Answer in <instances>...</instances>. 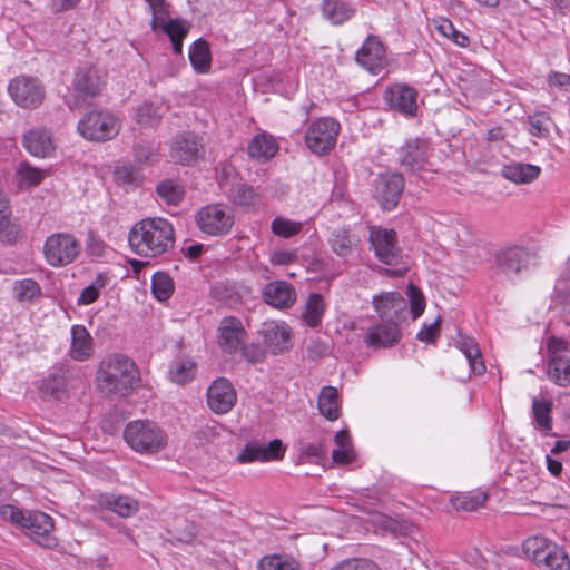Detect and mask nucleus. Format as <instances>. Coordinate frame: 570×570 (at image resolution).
Listing matches in <instances>:
<instances>
[{
  "label": "nucleus",
  "mask_w": 570,
  "mask_h": 570,
  "mask_svg": "<svg viewBox=\"0 0 570 570\" xmlns=\"http://www.w3.org/2000/svg\"><path fill=\"white\" fill-rule=\"evenodd\" d=\"M128 243L135 254L155 258L174 248L175 229L165 218H145L131 227Z\"/></svg>",
  "instance_id": "nucleus-1"
},
{
  "label": "nucleus",
  "mask_w": 570,
  "mask_h": 570,
  "mask_svg": "<svg viewBox=\"0 0 570 570\" xmlns=\"http://www.w3.org/2000/svg\"><path fill=\"white\" fill-rule=\"evenodd\" d=\"M101 393L127 396L140 385V372L135 362L122 353L105 356L96 374Z\"/></svg>",
  "instance_id": "nucleus-2"
},
{
  "label": "nucleus",
  "mask_w": 570,
  "mask_h": 570,
  "mask_svg": "<svg viewBox=\"0 0 570 570\" xmlns=\"http://www.w3.org/2000/svg\"><path fill=\"white\" fill-rule=\"evenodd\" d=\"M368 242L375 257L385 265L384 274L391 277L404 276L410 269V258L403 254L399 246L397 234L394 229L381 226L370 227Z\"/></svg>",
  "instance_id": "nucleus-3"
},
{
  "label": "nucleus",
  "mask_w": 570,
  "mask_h": 570,
  "mask_svg": "<svg viewBox=\"0 0 570 570\" xmlns=\"http://www.w3.org/2000/svg\"><path fill=\"white\" fill-rule=\"evenodd\" d=\"M126 443L138 453L154 454L167 445V434L150 421L137 420L124 430Z\"/></svg>",
  "instance_id": "nucleus-4"
},
{
  "label": "nucleus",
  "mask_w": 570,
  "mask_h": 570,
  "mask_svg": "<svg viewBox=\"0 0 570 570\" xmlns=\"http://www.w3.org/2000/svg\"><path fill=\"white\" fill-rule=\"evenodd\" d=\"M524 556L543 570H568L570 561L563 549L542 535H533L522 544Z\"/></svg>",
  "instance_id": "nucleus-5"
},
{
  "label": "nucleus",
  "mask_w": 570,
  "mask_h": 570,
  "mask_svg": "<svg viewBox=\"0 0 570 570\" xmlns=\"http://www.w3.org/2000/svg\"><path fill=\"white\" fill-rule=\"evenodd\" d=\"M121 128L119 118L109 111H90L78 122L79 134L90 141H107L115 138Z\"/></svg>",
  "instance_id": "nucleus-6"
},
{
  "label": "nucleus",
  "mask_w": 570,
  "mask_h": 570,
  "mask_svg": "<svg viewBox=\"0 0 570 570\" xmlns=\"http://www.w3.org/2000/svg\"><path fill=\"white\" fill-rule=\"evenodd\" d=\"M80 242L69 233H55L47 237L43 244L46 262L52 267L71 264L79 256Z\"/></svg>",
  "instance_id": "nucleus-7"
},
{
  "label": "nucleus",
  "mask_w": 570,
  "mask_h": 570,
  "mask_svg": "<svg viewBox=\"0 0 570 570\" xmlns=\"http://www.w3.org/2000/svg\"><path fill=\"white\" fill-rule=\"evenodd\" d=\"M569 344L562 338L552 336L547 343L548 353V379L559 386L570 385V356L568 355Z\"/></svg>",
  "instance_id": "nucleus-8"
},
{
  "label": "nucleus",
  "mask_w": 570,
  "mask_h": 570,
  "mask_svg": "<svg viewBox=\"0 0 570 570\" xmlns=\"http://www.w3.org/2000/svg\"><path fill=\"white\" fill-rule=\"evenodd\" d=\"M340 124L333 118H318L313 121L305 132L307 148L316 155H325L336 144Z\"/></svg>",
  "instance_id": "nucleus-9"
},
{
  "label": "nucleus",
  "mask_w": 570,
  "mask_h": 570,
  "mask_svg": "<svg viewBox=\"0 0 570 570\" xmlns=\"http://www.w3.org/2000/svg\"><path fill=\"white\" fill-rule=\"evenodd\" d=\"M196 224L202 233L209 236H224L234 225L230 208L220 204L202 207L196 214Z\"/></svg>",
  "instance_id": "nucleus-10"
},
{
  "label": "nucleus",
  "mask_w": 570,
  "mask_h": 570,
  "mask_svg": "<svg viewBox=\"0 0 570 570\" xmlns=\"http://www.w3.org/2000/svg\"><path fill=\"white\" fill-rule=\"evenodd\" d=\"M105 86L104 72L92 63H85L76 70L73 87V104L81 107L88 98L100 95Z\"/></svg>",
  "instance_id": "nucleus-11"
},
{
  "label": "nucleus",
  "mask_w": 570,
  "mask_h": 570,
  "mask_svg": "<svg viewBox=\"0 0 570 570\" xmlns=\"http://www.w3.org/2000/svg\"><path fill=\"white\" fill-rule=\"evenodd\" d=\"M533 259V253L519 245L501 247L494 254L497 271L508 278H514L527 271Z\"/></svg>",
  "instance_id": "nucleus-12"
},
{
  "label": "nucleus",
  "mask_w": 570,
  "mask_h": 570,
  "mask_svg": "<svg viewBox=\"0 0 570 570\" xmlns=\"http://www.w3.org/2000/svg\"><path fill=\"white\" fill-rule=\"evenodd\" d=\"M8 91L12 100L22 108H37L45 99V88L33 77L20 76L12 79Z\"/></svg>",
  "instance_id": "nucleus-13"
},
{
  "label": "nucleus",
  "mask_w": 570,
  "mask_h": 570,
  "mask_svg": "<svg viewBox=\"0 0 570 570\" xmlns=\"http://www.w3.org/2000/svg\"><path fill=\"white\" fill-rule=\"evenodd\" d=\"M403 189L404 179L402 175L385 173L375 179L372 193L382 209L391 210L397 206Z\"/></svg>",
  "instance_id": "nucleus-14"
},
{
  "label": "nucleus",
  "mask_w": 570,
  "mask_h": 570,
  "mask_svg": "<svg viewBox=\"0 0 570 570\" xmlns=\"http://www.w3.org/2000/svg\"><path fill=\"white\" fill-rule=\"evenodd\" d=\"M285 446L279 439H274L265 444L258 441L246 443L244 449L238 453L236 460L239 464L253 462H271L283 459Z\"/></svg>",
  "instance_id": "nucleus-15"
},
{
  "label": "nucleus",
  "mask_w": 570,
  "mask_h": 570,
  "mask_svg": "<svg viewBox=\"0 0 570 570\" xmlns=\"http://www.w3.org/2000/svg\"><path fill=\"white\" fill-rule=\"evenodd\" d=\"M402 338L397 321H380L372 324L364 333V344L370 348H390Z\"/></svg>",
  "instance_id": "nucleus-16"
},
{
  "label": "nucleus",
  "mask_w": 570,
  "mask_h": 570,
  "mask_svg": "<svg viewBox=\"0 0 570 570\" xmlns=\"http://www.w3.org/2000/svg\"><path fill=\"white\" fill-rule=\"evenodd\" d=\"M207 405L216 414L228 413L236 404L237 393L225 377L215 380L207 389Z\"/></svg>",
  "instance_id": "nucleus-17"
},
{
  "label": "nucleus",
  "mask_w": 570,
  "mask_h": 570,
  "mask_svg": "<svg viewBox=\"0 0 570 570\" xmlns=\"http://www.w3.org/2000/svg\"><path fill=\"white\" fill-rule=\"evenodd\" d=\"M28 537L38 544L51 548L56 546V539L51 535L53 521L50 515L41 511H32L26 515L22 523Z\"/></svg>",
  "instance_id": "nucleus-18"
},
{
  "label": "nucleus",
  "mask_w": 570,
  "mask_h": 570,
  "mask_svg": "<svg viewBox=\"0 0 570 570\" xmlns=\"http://www.w3.org/2000/svg\"><path fill=\"white\" fill-rule=\"evenodd\" d=\"M373 307L382 321L402 323L406 316L407 303L399 292H383L373 296Z\"/></svg>",
  "instance_id": "nucleus-19"
},
{
  "label": "nucleus",
  "mask_w": 570,
  "mask_h": 570,
  "mask_svg": "<svg viewBox=\"0 0 570 570\" xmlns=\"http://www.w3.org/2000/svg\"><path fill=\"white\" fill-rule=\"evenodd\" d=\"M265 346L273 354H281L292 345V330L284 322L268 321L259 330Z\"/></svg>",
  "instance_id": "nucleus-20"
},
{
  "label": "nucleus",
  "mask_w": 570,
  "mask_h": 570,
  "mask_svg": "<svg viewBox=\"0 0 570 570\" xmlns=\"http://www.w3.org/2000/svg\"><path fill=\"white\" fill-rule=\"evenodd\" d=\"M356 62L373 75L385 65V47L375 36H368L355 56Z\"/></svg>",
  "instance_id": "nucleus-21"
},
{
  "label": "nucleus",
  "mask_w": 570,
  "mask_h": 570,
  "mask_svg": "<svg viewBox=\"0 0 570 570\" xmlns=\"http://www.w3.org/2000/svg\"><path fill=\"white\" fill-rule=\"evenodd\" d=\"M203 147L200 137L190 132L183 134L173 141L170 157L181 165H191L200 157Z\"/></svg>",
  "instance_id": "nucleus-22"
},
{
  "label": "nucleus",
  "mask_w": 570,
  "mask_h": 570,
  "mask_svg": "<svg viewBox=\"0 0 570 570\" xmlns=\"http://www.w3.org/2000/svg\"><path fill=\"white\" fill-rule=\"evenodd\" d=\"M218 332V344L226 353H235L244 343L246 336L240 320L234 316L223 318Z\"/></svg>",
  "instance_id": "nucleus-23"
},
{
  "label": "nucleus",
  "mask_w": 570,
  "mask_h": 570,
  "mask_svg": "<svg viewBox=\"0 0 570 570\" xmlns=\"http://www.w3.org/2000/svg\"><path fill=\"white\" fill-rule=\"evenodd\" d=\"M385 98L393 109L406 116H414L417 110V91L410 86L396 85L385 91Z\"/></svg>",
  "instance_id": "nucleus-24"
},
{
  "label": "nucleus",
  "mask_w": 570,
  "mask_h": 570,
  "mask_svg": "<svg viewBox=\"0 0 570 570\" xmlns=\"http://www.w3.org/2000/svg\"><path fill=\"white\" fill-rule=\"evenodd\" d=\"M264 302L276 308H287L296 301L295 288L285 281L268 283L263 289Z\"/></svg>",
  "instance_id": "nucleus-25"
},
{
  "label": "nucleus",
  "mask_w": 570,
  "mask_h": 570,
  "mask_svg": "<svg viewBox=\"0 0 570 570\" xmlns=\"http://www.w3.org/2000/svg\"><path fill=\"white\" fill-rule=\"evenodd\" d=\"M428 144L425 140L415 138L406 141L400 149V161L402 167L410 171L422 169L428 160Z\"/></svg>",
  "instance_id": "nucleus-26"
},
{
  "label": "nucleus",
  "mask_w": 570,
  "mask_h": 570,
  "mask_svg": "<svg viewBox=\"0 0 570 570\" xmlns=\"http://www.w3.org/2000/svg\"><path fill=\"white\" fill-rule=\"evenodd\" d=\"M190 29V23L186 20L176 18H165L161 22H157L155 32L161 30L168 36L171 41L175 53L180 55L183 51V41L187 37Z\"/></svg>",
  "instance_id": "nucleus-27"
},
{
  "label": "nucleus",
  "mask_w": 570,
  "mask_h": 570,
  "mask_svg": "<svg viewBox=\"0 0 570 570\" xmlns=\"http://www.w3.org/2000/svg\"><path fill=\"white\" fill-rule=\"evenodd\" d=\"M24 148L35 157H48L55 150L51 134L46 129H31L23 137Z\"/></svg>",
  "instance_id": "nucleus-28"
},
{
  "label": "nucleus",
  "mask_w": 570,
  "mask_h": 570,
  "mask_svg": "<svg viewBox=\"0 0 570 570\" xmlns=\"http://www.w3.org/2000/svg\"><path fill=\"white\" fill-rule=\"evenodd\" d=\"M94 353V340L87 328L82 325L71 327L70 357L75 361H86Z\"/></svg>",
  "instance_id": "nucleus-29"
},
{
  "label": "nucleus",
  "mask_w": 570,
  "mask_h": 570,
  "mask_svg": "<svg viewBox=\"0 0 570 570\" xmlns=\"http://www.w3.org/2000/svg\"><path fill=\"white\" fill-rule=\"evenodd\" d=\"M325 311L326 303L323 296L318 293H311L301 312V318L308 327L314 328L322 323Z\"/></svg>",
  "instance_id": "nucleus-30"
},
{
  "label": "nucleus",
  "mask_w": 570,
  "mask_h": 570,
  "mask_svg": "<svg viewBox=\"0 0 570 570\" xmlns=\"http://www.w3.org/2000/svg\"><path fill=\"white\" fill-rule=\"evenodd\" d=\"M321 10L324 19L332 24H342L350 20L355 10L351 4L343 0H323Z\"/></svg>",
  "instance_id": "nucleus-31"
},
{
  "label": "nucleus",
  "mask_w": 570,
  "mask_h": 570,
  "mask_svg": "<svg viewBox=\"0 0 570 570\" xmlns=\"http://www.w3.org/2000/svg\"><path fill=\"white\" fill-rule=\"evenodd\" d=\"M247 150L250 158L266 161L275 156L278 145L272 136L259 134L249 141Z\"/></svg>",
  "instance_id": "nucleus-32"
},
{
  "label": "nucleus",
  "mask_w": 570,
  "mask_h": 570,
  "mask_svg": "<svg viewBox=\"0 0 570 570\" xmlns=\"http://www.w3.org/2000/svg\"><path fill=\"white\" fill-rule=\"evenodd\" d=\"M540 167L530 164H511L502 168V176L515 184H529L540 175Z\"/></svg>",
  "instance_id": "nucleus-33"
},
{
  "label": "nucleus",
  "mask_w": 570,
  "mask_h": 570,
  "mask_svg": "<svg viewBox=\"0 0 570 570\" xmlns=\"http://www.w3.org/2000/svg\"><path fill=\"white\" fill-rule=\"evenodd\" d=\"M455 345L464 354L471 371L474 374L481 375L485 372V365L483 363L480 348L473 338L460 336Z\"/></svg>",
  "instance_id": "nucleus-34"
},
{
  "label": "nucleus",
  "mask_w": 570,
  "mask_h": 570,
  "mask_svg": "<svg viewBox=\"0 0 570 570\" xmlns=\"http://www.w3.org/2000/svg\"><path fill=\"white\" fill-rule=\"evenodd\" d=\"M48 173L45 169L32 167L28 163H21L16 168L14 180L20 189H29L38 186Z\"/></svg>",
  "instance_id": "nucleus-35"
},
{
  "label": "nucleus",
  "mask_w": 570,
  "mask_h": 570,
  "mask_svg": "<svg viewBox=\"0 0 570 570\" xmlns=\"http://www.w3.org/2000/svg\"><path fill=\"white\" fill-rule=\"evenodd\" d=\"M101 504L121 518H129L139 510V503L129 495H107L101 499Z\"/></svg>",
  "instance_id": "nucleus-36"
},
{
  "label": "nucleus",
  "mask_w": 570,
  "mask_h": 570,
  "mask_svg": "<svg viewBox=\"0 0 570 570\" xmlns=\"http://www.w3.org/2000/svg\"><path fill=\"white\" fill-rule=\"evenodd\" d=\"M336 448L332 451V459L335 464L345 465L355 460V452L352 446L351 436L347 431L341 430L334 438Z\"/></svg>",
  "instance_id": "nucleus-37"
},
{
  "label": "nucleus",
  "mask_w": 570,
  "mask_h": 570,
  "mask_svg": "<svg viewBox=\"0 0 570 570\" xmlns=\"http://www.w3.org/2000/svg\"><path fill=\"white\" fill-rule=\"evenodd\" d=\"M318 410L330 421L340 417L338 393L333 386H324L318 395Z\"/></svg>",
  "instance_id": "nucleus-38"
},
{
  "label": "nucleus",
  "mask_w": 570,
  "mask_h": 570,
  "mask_svg": "<svg viewBox=\"0 0 570 570\" xmlns=\"http://www.w3.org/2000/svg\"><path fill=\"white\" fill-rule=\"evenodd\" d=\"M332 250L340 257H347L358 245V239L347 229H337L328 239Z\"/></svg>",
  "instance_id": "nucleus-39"
},
{
  "label": "nucleus",
  "mask_w": 570,
  "mask_h": 570,
  "mask_svg": "<svg viewBox=\"0 0 570 570\" xmlns=\"http://www.w3.org/2000/svg\"><path fill=\"white\" fill-rule=\"evenodd\" d=\"M189 60L196 72L205 73L210 68V50L206 40L199 38L189 48Z\"/></svg>",
  "instance_id": "nucleus-40"
},
{
  "label": "nucleus",
  "mask_w": 570,
  "mask_h": 570,
  "mask_svg": "<svg viewBox=\"0 0 570 570\" xmlns=\"http://www.w3.org/2000/svg\"><path fill=\"white\" fill-rule=\"evenodd\" d=\"M552 402L546 397L532 399V415L537 426L542 431H550L552 429Z\"/></svg>",
  "instance_id": "nucleus-41"
},
{
  "label": "nucleus",
  "mask_w": 570,
  "mask_h": 570,
  "mask_svg": "<svg viewBox=\"0 0 570 570\" xmlns=\"http://www.w3.org/2000/svg\"><path fill=\"white\" fill-rule=\"evenodd\" d=\"M488 499L483 492L459 493L451 498V504L456 511L471 512L482 507Z\"/></svg>",
  "instance_id": "nucleus-42"
},
{
  "label": "nucleus",
  "mask_w": 570,
  "mask_h": 570,
  "mask_svg": "<svg viewBox=\"0 0 570 570\" xmlns=\"http://www.w3.org/2000/svg\"><path fill=\"white\" fill-rule=\"evenodd\" d=\"M257 570H299V564L294 558L272 554L258 561Z\"/></svg>",
  "instance_id": "nucleus-43"
},
{
  "label": "nucleus",
  "mask_w": 570,
  "mask_h": 570,
  "mask_svg": "<svg viewBox=\"0 0 570 570\" xmlns=\"http://www.w3.org/2000/svg\"><path fill=\"white\" fill-rule=\"evenodd\" d=\"M196 365L189 358H181L171 364L169 375L170 380L177 384H185L195 377Z\"/></svg>",
  "instance_id": "nucleus-44"
},
{
  "label": "nucleus",
  "mask_w": 570,
  "mask_h": 570,
  "mask_svg": "<svg viewBox=\"0 0 570 570\" xmlns=\"http://www.w3.org/2000/svg\"><path fill=\"white\" fill-rule=\"evenodd\" d=\"M134 117L141 127H155L160 122L161 114L159 107L145 101L136 108Z\"/></svg>",
  "instance_id": "nucleus-45"
},
{
  "label": "nucleus",
  "mask_w": 570,
  "mask_h": 570,
  "mask_svg": "<svg viewBox=\"0 0 570 570\" xmlns=\"http://www.w3.org/2000/svg\"><path fill=\"white\" fill-rule=\"evenodd\" d=\"M40 294L41 288L39 284L31 278L17 281L13 285V296L20 303L31 302L39 297Z\"/></svg>",
  "instance_id": "nucleus-46"
},
{
  "label": "nucleus",
  "mask_w": 570,
  "mask_h": 570,
  "mask_svg": "<svg viewBox=\"0 0 570 570\" xmlns=\"http://www.w3.org/2000/svg\"><path fill=\"white\" fill-rule=\"evenodd\" d=\"M151 291L158 301H167L174 292V282L167 273H155L151 279Z\"/></svg>",
  "instance_id": "nucleus-47"
},
{
  "label": "nucleus",
  "mask_w": 570,
  "mask_h": 570,
  "mask_svg": "<svg viewBox=\"0 0 570 570\" xmlns=\"http://www.w3.org/2000/svg\"><path fill=\"white\" fill-rule=\"evenodd\" d=\"M303 224L301 222L291 220L283 216H277L271 224L273 234L282 238H289L301 233Z\"/></svg>",
  "instance_id": "nucleus-48"
},
{
  "label": "nucleus",
  "mask_w": 570,
  "mask_h": 570,
  "mask_svg": "<svg viewBox=\"0 0 570 570\" xmlns=\"http://www.w3.org/2000/svg\"><path fill=\"white\" fill-rule=\"evenodd\" d=\"M114 179L118 185L137 186L141 183L142 176L137 167L131 164H126L115 168Z\"/></svg>",
  "instance_id": "nucleus-49"
},
{
  "label": "nucleus",
  "mask_w": 570,
  "mask_h": 570,
  "mask_svg": "<svg viewBox=\"0 0 570 570\" xmlns=\"http://www.w3.org/2000/svg\"><path fill=\"white\" fill-rule=\"evenodd\" d=\"M157 194L169 205H177L184 197L181 186L173 180H164L157 186Z\"/></svg>",
  "instance_id": "nucleus-50"
},
{
  "label": "nucleus",
  "mask_w": 570,
  "mask_h": 570,
  "mask_svg": "<svg viewBox=\"0 0 570 570\" xmlns=\"http://www.w3.org/2000/svg\"><path fill=\"white\" fill-rule=\"evenodd\" d=\"M171 533L179 542L189 543L196 537V527L186 519L176 518L171 524Z\"/></svg>",
  "instance_id": "nucleus-51"
},
{
  "label": "nucleus",
  "mask_w": 570,
  "mask_h": 570,
  "mask_svg": "<svg viewBox=\"0 0 570 570\" xmlns=\"http://www.w3.org/2000/svg\"><path fill=\"white\" fill-rule=\"evenodd\" d=\"M234 202L240 206L250 207L259 203L261 198L256 190L248 185H238L234 191Z\"/></svg>",
  "instance_id": "nucleus-52"
},
{
  "label": "nucleus",
  "mask_w": 570,
  "mask_h": 570,
  "mask_svg": "<svg viewBox=\"0 0 570 570\" xmlns=\"http://www.w3.org/2000/svg\"><path fill=\"white\" fill-rule=\"evenodd\" d=\"M332 570H381L380 567L368 559L355 558L344 560Z\"/></svg>",
  "instance_id": "nucleus-53"
},
{
  "label": "nucleus",
  "mask_w": 570,
  "mask_h": 570,
  "mask_svg": "<svg viewBox=\"0 0 570 570\" xmlns=\"http://www.w3.org/2000/svg\"><path fill=\"white\" fill-rule=\"evenodd\" d=\"M550 118L546 114H535L529 118L530 134L537 137H544L549 132Z\"/></svg>",
  "instance_id": "nucleus-54"
},
{
  "label": "nucleus",
  "mask_w": 570,
  "mask_h": 570,
  "mask_svg": "<svg viewBox=\"0 0 570 570\" xmlns=\"http://www.w3.org/2000/svg\"><path fill=\"white\" fill-rule=\"evenodd\" d=\"M153 13V19L150 22L151 29H155L157 22H161L165 18H168L169 10L168 4L165 0H145Z\"/></svg>",
  "instance_id": "nucleus-55"
},
{
  "label": "nucleus",
  "mask_w": 570,
  "mask_h": 570,
  "mask_svg": "<svg viewBox=\"0 0 570 570\" xmlns=\"http://www.w3.org/2000/svg\"><path fill=\"white\" fill-rule=\"evenodd\" d=\"M409 295L411 301V312L413 314V318H417L424 312L425 299L421 291L412 283L409 285Z\"/></svg>",
  "instance_id": "nucleus-56"
},
{
  "label": "nucleus",
  "mask_w": 570,
  "mask_h": 570,
  "mask_svg": "<svg viewBox=\"0 0 570 570\" xmlns=\"http://www.w3.org/2000/svg\"><path fill=\"white\" fill-rule=\"evenodd\" d=\"M135 158L138 164L150 165L157 161L158 154L150 145H137L135 147Z\"/></svg>",
  "instance_id": "nucleus-57"
},
{
  "label": "nucleus",
  "mask_w": 570,
  "mask_h": 570,
  "mask_svg": "<svg viewBox=\"0 0 570 570\" xmlns=\"http://www.w3.org/2000/svg\"><path fill=\"white\" fill-rule=\"evenodd\" d=\"M0 515L3 520H9L12 523L22 527L27 514L14 505L4 504L0 507Z\"/></svg>",
  "instance_id": "nucleus-58"
},
{
  "label": "nucleus",
  "mask_w": 570,
  "mask_h": 570,
  "mask_svg": "<svg viewBox=\"0 0 570 570\" xmlns=\"http://www.w3.org/2000/svg\"><path fill=\"white\" fill-rule=\"evenodd\" d=\"M439 332H440V320L438 318L432 324L424 325L417 333L416 337L419 341L432 343L438 337Z\"/></svg>",
  "instance_id": "nucleus-59"
},
{
  "label": "nucleus",
  "mask_w": 570,
  "mask_h": 570,
  "mask_svg": "<svg viewBox=\"0 0 570 570\" xmlns=\"http://www.w3.org/2000/svg\"><path fill=\"white\" fill-rule=\"evenodd\" d=\"M296 259L295 250H275L271 256V263L273 265H289Z\"/></svg>",
  "instance_id": "nucleus-60"
},
{
  "label": "nucleus",
  "mask_w": 570,
  "mask_h": 570,
  "mask_svg": "<svg viewBox=\"0 0 570 570\" xmlns=\"http://www.w3.org/2000/svg\"><path fill=\"white\" fill-rule=\"evenodd\" d=\"M242 353L243 356L250 363H259L265 357L263 348L255 344L244 346Z\"/></svg>",
  "instance_id": "nucleus-61"
},
{
  "label": "nucleus",
  "mask_w": 570,
  "mask_h": 570,
  "mask_svg": "<svg viewBox=\"0 0 570 570\" xmlns=\"http://www.w3.org/2000/svg\"><path fill=\"white\" fill-rule=\"evenodd\" d=\"M547 81H548V86L550 88H554V87L561 88V89L570 88V76H568L566 73H561V72H557V71L550 72Z\"/></svg>",
  "instance_id": "nucleus-62"
},
{
  "label": "nucleus",
  "mask_w": 570,
  "mask_h": 570,
  "mask_svg": "<svg viewBox=\"0 0 570 570\" xmlns=\"http://www.w3.org/2000/svg\"><path fill=\"white\" fill-rule=\"evenodd\" d=\"M99 297V291L96 286L89 285L82 289L78 298L79 305H89L97 301Z\"/></svg>",
  "instance_id": "nucleus-63"
},
{
  "label": "nucleus",
  "mask_w": 570,
  "mask_h": 570,
  "mask_svg": "<svg viewBox=\"0 0 570 570\" xmlns=\"http://www.w3.org/2000/svg\"><path fill=\"white\" fill-rule=\"evenodd\" d=\"M87 250L90 255L100 257L105 252V243L94 235H90L87 242Z\"/></svg>",
  "instance_id": "nucleus-64"
}]
</instances>
